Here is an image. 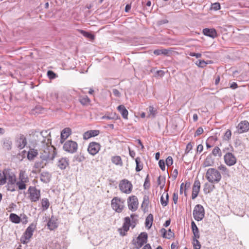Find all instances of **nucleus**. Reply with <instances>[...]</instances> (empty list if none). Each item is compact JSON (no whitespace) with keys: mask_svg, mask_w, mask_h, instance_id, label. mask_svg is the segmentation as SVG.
I'll use <instances>...</instances> for the list:
<instances>
[{"mask_svg":"<svg viewBox=\"0 0 249 249\" xmlns=\"http://www.w3.org/2000/svg\"><path fill=\"white\" fill-rule=\"evenodd\" d=\"M55 150V148L51 145V140L49 138L44 139L39 149L40 159L46 161L53 160L56 154Z\"/></svg>","mask_w":249,"mask_h":249,"instance_id":"1","label":"nucleus"},{"mask_svg":"<svg viewBox=\"0 0 249 249\" xmlns=\"http://www.w3.org/2000/svg\"><path fill=\"white\" fill-rule=\"evenodd\" d=\"M135 215L134 214H132L130 216L132 218V220H131L130 217H125L124 219V222L123 225V227L121 229H119V231L120 232V234L122 236H125L126 234V232H127L129 229V227H131L132 229H133L135 227L136 225V219H134L133 217Z\"/></svg>","mask_w":249,"mask_h":249,"instance_id":"2","label":"nucleus"},{"mask_svg":"<svg viewBox=\"0 0 249 249\" xmlns=\"http://www.w3.org/2000/svg\"><path fill=\"white\" fill-rule=\"evenodd\" d=\"M207 179L212 183H218L221 179L220 172L215 168H209L206 174Z\"/></svg>","mask_w":249,"mask_h":249,"instance_id":"3","label":"nucleus"},{"mask_svg":"<svg viewBox=\"0 0 249 249\" xmlns=\"http://www.w3.org/2000/svg\"><path fill=\"white\" fill-rule=\"evenodd\" d=\"M125 200L119 197H114L111 201V206L116 212L121 213L124 208Z\"/></svg>","mask_w":249,"mask_h":249,"instance_id":"4","label":"nucleus"},{"mask_svg":"<svg viewBox=\"0 0 249 249\" xmlns=\"http://www.w3.org/2000/svg\"><path fill=\"white\" fill-rule=\"evenodd\" d=\"M36 228V224L33 223L26 229L20 239L23 244H25L29 242Z\"/></svg>","mask_w":249,"mask_h":249,"instance_id":"5","label":"nucleus"},{"mask_svg":"<svg viewBox=\"0 0 249 249\" xmlns=\"http://www.w3.org/2000/svg\"><path fill=\"white\" fill-rule=\"evenodd\" d=\"M147 238L148 235L146 232H142L136 239L133 240L132 243L135 248L139 249L147 242Z\"/></svg>","mask_w":249,"mask_h":249,"instance_id":"6","label":"nucleus"},{"mask_svg":"<svg viewBox=\"0 0 249 249\" xmlns=\"http://www.w3.org/2000/svg\"><path fill=\"white\" fill-rule=\"evenodd\" d=\"M119 187L122 192L129 194L132 192L133 185L130 181L126 179H124L120 181Z\"/></svg>","mask_w":249,"mask_h":249,"instance_id":"7","label":"nucleus"},{"mask_svg":"<svg viewBox=\"0 0 249 249\" xmlns=\"http://www.w3.org/2000/svg\"><path fill=\"white\" fill-rule=\"evenodd\" d=\"M193 214L196 220L197 221L202 220L205 215V210L203 207L200 204L196 205L194 208Z\"/></svg>","mask_w":249,"mask_h":249,"instance_id":"8","label":"nucleus"},{"mask_svg":"<svg viewBox=\"0 0 249 249\" xmlns=\"http://www.w3.org/2000/svg\"><path fill=\"white\" fill-rule=\"evenodd\" d=\"M29 198L32 202H36L40 198V191L35 186H30L28 189Z\"/></svg>","mask_w":249,"mask_h":249,"instance_id":"9","label":"nucleus"},{"mask_svg":"<svg viewBox=\"0 0 249 249\" xmlns=\"http://www.w3.org/2000/svg\"><path fill=\"white\" fill-rule=\"evenodd\" d=\"M63 148L65 151L73 154L77 151L78 144L76 142L69 140L64 143Z\"/></svg>","mask_w":249,"mask_h":249,"instance_id":"10","label":"nucleus"},{"mask_svg":"<svg viewBox=\"0 0 249 249\" xmlns=\"http://www.w3.org/2000/svg\"><path fill=\"white\" fill-rule=\"evenodd\" d=\"M224 160L225 163L229 166L235 165L237 162L236 157L230 151L226 152L224 155Z\"/></svg>","mask_w":249,"mask_h":249,"instance_id":"11","label":"nucleus"},{"mask_svg":"<svg viewBox=\"0 0 249 249\" xmlns=\"http://www.w3.org/2000/svg\"><path fill=\"white\" fill-rule=\"evenodd\" d=\"M27 143L25 136L21 134L17 135L15 139V144L19 149H23Z\"/></svg>","mask_w":249,"mask_h":249,"instance_id":"12","label":"nucleus"},{"mask_svg":"<svg viewBox=\"0 0 249 249\" xmlns=\"http://www.w3.org/2000/svg\"><path fill=\"white\" fill-rule=\"evenodd\" d=\"M128 207L129 209L133 212L136 211L138 209V200L135 196H132L129 197L127 201Z\"/></svg>","mask_w":249,"mask_h":249,"instance_id":"13","label":"nucleus"},{"mask_svg":"<svg viewBox=\"0 0 249 249\" xmlns=\"http://www.w3.org/2000/svg\"><path fill=\"white\" fill-rule=\"evenodd\" d=\"M101 148L100 144L96 142H91L89 143L88 147V151L89 153L91 155H96Z\"/></svg>","mask_w":249,"mask_h":249,"instance_id":"14","label":"nucleus"},{"mask_svg":"<svg viewBox=\"0 0 249 249\" xmlns=\"http://www.w3.org/2000/svg\"><path fill=\"white\" fill-rule=\"evenodd\" d=\"M200 188V182L197 178H196L193 186L192 198L195 199L198 196Z\"/></svg>","mask_w":249,"mask_h":249,"instance_id":"15","label":"nucleus"},{"mask_svg":"<svg viewBox=\"0 0 249 249\" xmlns=\"http://www.w3.org/2000/svg\"><path fill=\"white\" fill-rule=\"evenodd\" d=\"M2 148L6 151H9L12 149V141L10 137L3 138L1 141Z\"/></svg>","mask_w":249,"mask_h":249,"instance_id":"16","label":"nucleus"},{"mask_svg":"<svg viewBox=\"0 0 249 249\" xmlns=\"http://www.w3.org/2000/svg\"><path fill=\"white\" fill-rule=\"evenodd\" d=\"M237 129L239 133L247 132L249 130V123L247 121L241 122L238 125Z\"/></svg>","mask_w":249,"mask_h":249,"instance_id":"17","label":"nucleus"},{"mask_svg":"<svg viewBox=\"0 0 249 249\" xmlns=\"http://www.w3.org/2000/svg\"><path fill=\"white\" fill-rule=\"evenodd\" d=\"M99 133L100 131L98 130H89L84 133L83 135V139L84 140H88L91 137L98 136Z\"/></svg>","mask_w":249,"mask_h":249,"instance_id":"18","label":"nucleus"},{"mask_svg":"<svg viewBox=\"0 0 249 249\" xmlns=\"http://www.w3.org/2000/svg\"><path fill=\"white\" fill-rule=\"evenodd\" d=\"M58 98V94L55 91H51L47 93V100L51 103H55Z\"/></svg>","mask_w":249,"mask_h":249,"instance_id":"19","label":"nucleus"},{"mask_svg":"<svg viewBox=\"0 0 249 249\" xmlns=\"http://www.w3.org/2000/svg\"><path fill=\"white\" fill-rule=\"evenodd\" d=\"M146 110L147 111V118L153 119L158 113L157 109L152 106H150Z\"/></svg>","mask_w":249,"mask_h":249,"instance_id":"20","label":"nucleus"},{"mask_svg":"<svg viewBox=\"0 0 249 249\" xmlns=\"http://www.w3.org/2000/svg\"><path fill=\"white\" fill-rule=\"evenodd\" d=\"M203 33L204 35L213 38L216 37L217 36L216 31L213 28H205L203 30Z\"/></svg>","mask_w":249,"mask_h":249,"instance_id":"21","label":"nucleus"},{"mask_svg":"<svg viewBox=\"0 0 249 249\" xmlns=\"http://www.w3.org/2000/svg\"><path fill=\"white\" fill-rule=\"evenodd\" d=\"M8 181V184H15L16 182V177L15 175L12 172H10L9 169H8L6 181Z\"/></svg>","mask_w":249,"mask_h":249,"instance_id":"22","label":"nucleus"},{"mask_svg":"<svg viewBox=\"0 0 249 249\" xmlns=\"http://www.w3.org/2000/svg\"><path fill=\"white\" fill-rule=\"evenodd\" d=\"M69 160L66 158L60 159L58 162L57 166L61 170H64L69 165Z\"/></svg>","mask_w":249,"mask_h":249,"instance_id":"23","label":"nucleus"},{"mask_svg":"<svg viewBox=\"0 0 249 249\" xmlns=\"http://www.w3.org/2000/svg\"><path fill=\"white\" fill-rule=\"evenodd\" d=\"M71 128L69 127H66L64 128L61 133V143H63L71 134Z\"/></svg>","mask_w":249,"mask_h":249,"instance_id":"24","label":"nucleus"},{"mask_svg":"<svg viewBox=\"0 0 249 249\" xmlns=\"http://www.w3.org/2000/svg\"><path fill=\"white\" fill-rule=\"evenodd\" d=\"M52 175L48 172H43L40 174V180L44 183H48L51 180Z\"/></svg>","mask_w":249,"mask_h":249,"instance_id":"25","label":"nucleus"},{"mask_svg":"<svg viewBox=\"0 0 249 249\" xmlns=\"http://www.w3.org/2000/svg\"><path fill=\"white\" fill-rule=\"evenodd\" d=\"M117 110L122 115L123 118L124 119H128V112L127 110L126 109L125 107L123 105H121L117 107Z\"/></svg>","mask_w":249,"mask_h":249,"instance_id":"26","label":"nucleus"},{"mask_svg":"<svg viewBox=\"0 0 249 249\" xmlns=\"http://www.w3.org/2000/svg\"><path fill=\"white\" fill-rule=\"evenodd\" d=\"M47 226L50 230H53L57 228L58 227L57 219L52 217L48 222Z\"/></svg>","mask_w":249,"mask_h":249,"instance_id":"27","label":"nucleus"},{"mask_svg":"<svg viewBox=\"0 0 249 249\" xmlns=\"http://www.w3.org/2000/svg\"><path fill=\"white\" fill-rule=\"evenodd\" d=\"M8 169H5L3 171L0 170V185H3L6 183V176Z\"/></svg>","mask_w":249,"mask_h":249,"instance_id":"28","label":"nucleus"},{"mask_svg":"<svg viewBox=\"0 0 249 249\" xmlns=\"http://www.w3.org/2000/svg\"><path fill=\"white\" fill-rule=\"evenodd\" d=\"M102 118L103 119H107V120H118L120 119V117L116 112H111L108 113L105 115L103 116Z\"/></svg>","mask_w":249,"mask_h":249,"instance_id":"29","label":"nucleus"},{"mask_svg":"<svg viewBox=\"0 0 249 249\" xmlns=\"http://www.w3.org/2000/svg\"><path fill=\"white\" fill-rule=\"evenodd\" d=\"M191 228L194 234V238H199L200 235L199 233V230L194 221H192L191 222Z\"/></svg>","mask_w":249,"mask_h":249,"instance_id":"30","label":"nucleus"},{"mask_svg":"<svg viewBox=\"0 0 249 249\" xmlns=\"http://www.w3.org/2000/svg\"><path fill=\"white\" fill-rule=\"evenodd\" d=\"M169 195L167 193H164L160 197V203L162 206L165 207L168 204Z\"/></svg>","mask_w":249,"mask_h":249,"instance_id":"31","label":"nucleus"},{"mask_svg":"<svg viewBox=\"0 0 249 249\" xmlns=\"http://www.w3.org/2000/svg\"><path fill=\"white\" fill-rule=\"evenodd\" d=\"M215 188V186L213 184H211L209 183H205L204 185V193L205 194H208L211 193Z\"/></svg>","mask_w":249,"mask_h":249,"instance_id":"32","label":"nucleus"},{"mask_svg":"<svg viewBox=\"0 0 249 249\" xmlns=\"http://www.w3.org/2000/svg\"><path fill=\"white\" fill-rule=\"evenodd\" d=\"M78 100L83 106H87L89 104L90 100L87 95L80 96Z\"/></svg>","mask_w":249,"mask_h":249,"instance_id":"33","label":"nucleus"},{"mask_svg":"<svg viewBox=\"0 0 249 249\" xmlns=\"http://www.w3.org/2000/svg\"><path fill=\"white\" fill-rule=\"evenodd\" d=\"M111 160L112 162L116 165L122 166L123 164L122 159L119 156L112 157Z\"/></svg>","mask_w":249,"mask_h":249,"instance_id":"34","label":"nucleus"},{"mask_svg":"<svg viewBox=\"0 0 249 249\" xmlns=\"http://www.w3.org/2000/svg\"><path fill=\"white\" fill-rule=\"evenodd\" d=\"M171 52V50L167 49H157L154 51L153 53L156 55H160V54H163L164 55L169 56V53Z\"/></svg>","mask_w":249,"mask_h":249,"instance_id":"35","label":"nucleus"},{"mask_svg":"<svg viewBox=\"0 0 249 249\" xmlns=\"http://www.w3.org/2000/svg\"><path fill=\"white\" fill-rule=\"evenodd\" d=\"M153 221V216L152 214L150 213L146 218L145 222V227L148 228V229H150L152 226Z\"/></svg>","mask_w":249,"mask_h":249,"instance_id":"36","label":"nucleus"},{"mask_svg":"<svg viewBox=\"0 0 249 249\" xmlns=\"http://www.w3.org/2000/svg\"><path fill=\"white\" fill-rule=\"evenodd\" d=\"M9 219L12 222L16 224H18L20 222V217L14 213L10 214Z\"/></svg>","mask_w":249,"mask_h":249,"instance_id":"37","label":"nucleus"},{"mask_svg":"<svg viewBox=\"0 0 249 249\" xmlns=\"http://www.w3.org/2000/svg\"><path fill=\"white\" fill-rule=\"evenodd\" d=\"M149 203V196L144 195L143 198V201L142 204V208H143V211H146L148 208Z\"/></svg>","mask_w":249,"mask_h":249,"instance_id":"38","label":"nucleus"},{"mask_svg":"<svg viewBox=\"0 0 249 249\" xmlns=\"http://www.w3.org/2000/svg\"><path fill=\"white\" fill-rule=\"evenodd\" d=\"M19 180L26 183L29 182V179L24 171H21L20 172L19 174Z\"/></svg>","mask_w":249,"mask_h":249,"instance_id":"39","label":"nucleus"},{"mask_svg":"<svg viewBox=\"0 0 249 249\" xmlns=\"http://www.w3.org/2000/svg\"><path fill=\"white\" fill-rule=\"evenodd\" d=\"M38 154L37 150L31 149L29 151L27 155V158L29 160H33Z\"/></svg>","mask_w":249,"mask_h":249,"instance_id":"40","label":"nucleus"},{"mask_svg":"<svg viewBox=\"0 0 249 249\" xmlns=\"http://www.w3.org/2000/svg\"><path fill=\"white\" fill-rule=\"evenodd\" d=\"M214 163L213 160L212 159L211 155L208 156L204 162V165L205 167L210 166Z\"/></svg>","mask_w":249,"mask_h":249,"instance_id":"41","label":"nucleus"},{"mask_svg":"<svg viewBox=\"0 0 249 249\" xmlns=\"http://www.w3.org/2000/svg\"><path fill=\"white\" fill-rule=\"evenodd\" d=\"M135 161L136 163V171L137 172H139L142 170L143 168V164L141 162V158L140 157L136 158Z\"/></svg>","mask_w":249,"mask_h":249,"instance_id":"42","label":"nucleus"},{"mask_svg":"<svg viewBox=\"0 0 249 249\" xmlns=\"http://www.w3.org/2000/svg\"><path fill=\"white\" fill-rule=\"evenodd\" d=\"M41 205L43 210H46L50 206L49 200L47 198H44L41 200Z\"/></svg>","mask_w":249,"mask_h":249,"instance_id":"43","label":"nucleus"},{"mask_svg":"<svg viewBox=\"0 0 249 249\" xmlns=\"http://www.w3.org/2000/svg\"><path fill=\"white\" fill-rule=\"evenodd\" d=\"M74 159L75 161L80 162L85 160L86 158L83 153H80L79 154L75 155Z\"/></svg>","mask_w":249,"mask_h":249,"instance_id":"44","label":"nucleus"},{"mask_svg":"<svg viewBox=\"0 0 249 249\" xmlns=\"http://www.w3.org/2000/svg\"><path fill=\"white\" fill-rule=\"evenodd\" d=\"M212 154L215 157L218 156L221 157L222 156V152L220 149L217 147H215L212 151Z\"/></svg>","mask_w":249,"mask_h":249,"instance_id":"45","label":"nucleus"},{"mask_svg":"<svg viewBox=\"0 0 249 249\" xmlns=\"http://www.w3.org/2000/svg\"><path fill=\"white\" fill-rule=\"evenodd\" d=\"M80 32L83 36L88 38H89L91 40H93L94 39V36L89 32H86L84 30H81Z\"/></svg>","mask_w":249,"mask_h":249,"instance_id":"46","label":"nucleus"},{"mask_svg":"<svg viewBox=\"0 0 249 249\" xmlns=\"http://www.w3.org/2000/svg\"><path fill=\"white\" fill-rule=\"evenodd\" d=\"M210 63H211V61L206 62L204 60H199L196 62V64L198 67L203 68L205 67L207 64Z\"/></svg>","mask_w":249,"mask_h":249,"instance_id":"47","label":"nucleus"},{"mask_svg":"<svg viewBox=\"0 0 249 249\" xmlns=\"http://www.w3.org/2000/svg\"><path fill=\"white\" fill-rule=\"evenodd\" d=\"M16 183V184H17V186L18 187L19 190H24L26 188V184L27 183H26L25 182H22L19 180Z\"/></svg>","mask_w":249,"mask_h":249,"instance_id":"48","label":"nucleus"},{"mask_svg":"<svg viewBox=\"0 0 249 249\" xmlns=\"http://www.w3.org/2000/svg\"><path fill=\"white\" fill-rule=\"evenodd\" d=\"M198 238L194 237L193 239V245L195 249H200L201 248V245L198 240Z\"/></svg>","mask_w":249,"mask_h":249,"instance_id":"49","label":"nucleus"},{"mask_svg":"<svg viewBox=\"0 0 249 249\" xmlns=\"http://www.w3.org/2000/svg\"><path fill=\"white\" fill-rule=\"evenodd\" d=\"M150 187V180L149 178V175H147L146 178L145 179V181L143 184V187L145 189H148Z\"/></svg>","mask_w":249,"mask_h":249,"instance_id":"50","label":"nucleus"},{"mask_svg":"<svg viewBox=\"0 0 249 249\" xmlns=\"http://www.w3.org/2000/svg\"><path fill=\"white\" fill-rule=\"evenodd\" d=\"M231 135V132L230 129H227L224 134V139L228 141L230 139Z\"/></svg>","mask_w":249,"mask_h":249,"instance_id":"51","label":"nucleus"},{"mask_svg":"<svg viewBox=\"0 0 249 249\" xmlns=\"http://www.w3.org/2000/svg\"><path fill=\"white\" fill-rule=\"evenodd\" d=\"M221 8L220 4L218 2H215L212 4L211 9L217 11Z\"/></svg>","mask_w":249,"mask_h":249,"instance_id":"52","label":"nucleus"},{"mask_svg":"<svg viewBox=\"0 0 249 249\" xmlns=\"http://www.w3.org/2000/svg\"><path fill=\"white\" fill-rule=\"evenodd\" d=\"M47 75L51 79H54L56 77V74L52 71H48L47 72Z\"/></svg>","mask_w":249,"mask_h":249,"instance_id":"53","label":"nucleus"},{"mask_svg":"<svg viewBox=\"0 0 249 249\" xmlns=\"http://www.w3.org/2000/svg\"><path fill=\"white\" fill-rule=\"evenodd\" d=\"M166 164L167 166H170L173 164V158L171 156H168L166 160Z\"/></svg>","mask_w":249,"mask_h":249,"instance_id":"54","label":"nucleus"},{"mask_svg":"<svg viewBox=\"0 0 249 249\" xmlns=\"http://www.w3.org/2000/svg\"><path fill=\"white\" fill-rule=\"evenodd\" d=\"M192 148L193 145L191 142L188 143L186 145V149L185 151V154H188L192 149Z\"/></svg>","mask_w":249,"mask_h":249,"instance_id":"55","label":"nucleus"},{"mask_svg":"<svg viewBox=\"0 0 249 249\" xmlns=\"http://www.w3.org/2000/svg\"><path fill=\"white\" fill-rule=\"evenodd\" d=\"M159 165L160 169L162 171H164L165 169V162L162 160H160L159 161Z\"/></svg>","mask_w":249,"mask_h":249,"instance_id":"56","label":"nucleus"},{"mask_svg":"<svg viewBox=\"0 0 249 249\" xmlns=\"http://www.w3.org/2000/svg\"><path fill=\"white\" fill-rule=\"evenodd\" d=\"M191 186V183L189 181H186L185 183H184V194L185 196H186V191L188 190Z\"/></svg>","mask_w":249,"mask_h":249,"instance_id":"57","label":"nucleus"},{"mask_svg":"<svg viewBox=\"0 0 249 249\" xmlns=\"http://www.w3.org/2000/svg\"><path fill=\"white\" fill-rule=\"evenodd\" d=\"M203 132V129L201 127H198L195 134V136H199L202 134Z\"/></svg>","mask_w":249,"mask_h":249,"instance_id":"58","label":"nucleus"},{"mask_svg":"<svg viewBox=\"0 0 249 249\" xmlns=\"http://www.w3.org/2000/svg\"><path fill=\"white\" fill-rule=\"evenodd\" d=\"M188 54L191 56H195L196 58H199L201 57V54L200 53H195L193 52H190Z\"/></svg>","mask_w":249,"mask_h":249,"instance_id":"59","label":"nucleus"},{"mask_svg":"<svg viewBox=\"0 0 249 249\" xmlns=\"http://www.w3.org/2000/svg\"><path fill=\"white\" fill-rule=\"evenodd\" d=\"M173 200L175 204H177L178 200V192H174L173 195Z\"/></svg>","mask_w":249,"mask_h":249,"instance_id":"60","label":"nucleus"},{"mask_svg":"<svg viewBox=\"0 0 249 249\" xmlns=\"http://www.w3.org/2000/svg\"><path fill=\"white\" fill-rule=\"evenodd\" d=\"M218 169L223 172L227 173L229 172L228 169L224 165L221 164L218 167Z\"/></svg>","mask_w":249,"mask_h":249,"instance_id":"61","label":"nucleus"},{"mask_svg":"<svg viewBox=\"0 0 249 249\" xmlns=\"http://www.w3.org/2000/svg\"><path fill=\"white\" fill-rule=\"evenodd\" d=\"M166 236H167V238L170 239L171 237H174V233L171 231V229H169L167 231Z\"/></svg>","mask_w":249,"mask_h":249,"instance_id":"62","label":"nucleus"},{"mask_svg":"<svg viewBox=\"0 0 249 249\" xmlns=\"http://www.w3.org/2000/svg\"><path fill=\"white\" fill-rule=\"evenodd\" d=\"M28 217L26 215L23 214L21 215V218H20V221L22 222L23 224H26L28 222L27 220Z\"/></svg>","mask_w":249,"mask_h":249,"instance_id":"63","label":"nucleus"},{"mask_svg":"<svg viewBox=\"0 0 249 249\" xmlns=\"http://www.w3.org/2000/svg\"><path fill=\"white\" fill-rule=\"evenodd\" d=\"M112 93L114 96L117 97H119L121 96V93L119 91L115 89H112Z\"/></svg>","mask_w":249,"mask_h":249,"instance_id":"64","label":"nucleus"}]
</instances>
